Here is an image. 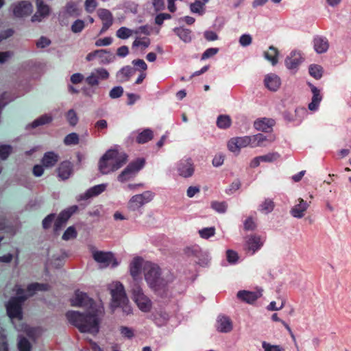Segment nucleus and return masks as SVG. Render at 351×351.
Returning <instances> with one entry per match:
<instances>
[{"instance_id": "f257e3e1", "label": "nucleus", "mask_w": 351, "mask_h": 351, "mask_svg": "<svg viewBox=\"0 0 351 351\" xmlns=\"http://www.w3.org/2000/svg\"><path fill=\"white\" fill-rule=\"evenodd\" d=\"M49 288L48 284L34 282L29 284L27 290V295H24V289L19 285H16V296L10 298L6 304V310L8 316L11 319L16 318L21 320L23 318L22 304L28 297L32 296L38 291H47Z\"/></svg>"}, {"instance_id": "f03ea898", "label": "nucleus", "mask_w": 351, "mask_h": 351, "mask_svg": "<svg viewBox=\"0 0 351 351\" xmlns=\"http://www.w3.org/2000/svg\"><path fill=\"white\" fill-rule=\"evenodd\" d=\"M69 322L78 328L81 332L96 335L99 330L100 319L97 311L80 313L69 311L66 313Z\"/></svg>"}, {"instance_id": "7ed1b4c3", "label": "nucleus", "mask_w": 351, "mask_h": 351, "mask_svg": "<svg viewBox=\"0 0 351 351\" xmlns=\"http://www.w3.org/2000/svg\"><path fill=\"white\" fill-rule=\"evenodd\" d=\"M145 280L151 289L155 292L165 290L171 278L162 276L160 268L156 264L147 262L143 266Z\"/></svg>"}, {"instance_id": "20e7f679", "label": "nucleus", "mask_w": 351, "mask_h": 351, "mask_svg": "<svg viewBox=\"0 0 351 351\" xmlns=\"http://www.w3.org/2000/svg\"><path fill=\"white\" fill-rule=\"evenodd\" d=\"M127 155L115 149L108 150L99 161V170L102 174H108L120 169L127 161Z\"/></svg>"}, {"instance_id": "39448f33", "label": "nucleus", "mask_w": 351, "mask_h": 351, "mask_svg": "<svg viewBox=\"0 0 351 351\" xmlns=\"http://www.w3.org/2000/svg\"><path fill=\"white\" fill-rule=\"evenodd\" d=\"M112 301L110 307L112 311L121 308L125 315L132 313V309L129 304L123 285L119 282H115L109 285Z\"/></svg>"}, {"instance_id": "423d86ee", "label": "nucleus", "mask_w": 351, "mask_h": 351, "mask_svg": "<svg viewBox=\"0 0 351 351\" xmlns=\"http://www.w3.org/2000/svg\"><path fill=\"white\" fill-rule=\"evenodd\" d=\"M133 299L138 308L145 313L149 312L152 308V301L145 295L142 287L138 282H134L132 287Z\"/></svg>"}, {"instance_id": "0eeeda50", "label": "nucleus", "mask_w": 351, "mask_h": 351, "mask_svg": "<svg viewBox=\"0 0 351 351\" xmlns=\"http://www.w3.org/2000/svg\"><path fill=\"white\" fill-rule=\"evenodd\" d=\"M145 164V159L141 158L130 162L123 171L118 176V181L123 183L134 178L137 173L143 169Z\"/></svg>"}, {"instance_id": "6e6552de", "label": "nucleus", "mask_w": 351, "mask_h": 351, "mask_svg": "<svg viewBox=\"0 0 351 351\" xmlns=\"http://www.w3.org/2000/svg\"><path fill=\"white\" fill-rule=\"evenodd\" d=\"M154 197V193L150 191H146L138 195H133L128 203V208L132 211L138 210L146 204L150 202Z\"/></svg>"}, {"instance_id": "1a4fd4ad", "label": "nucleus", "mask_w": 351, "mask_h": 351, "mask_svg": "<svg viewBox=\"0 0 351 351\" xmlns=\"http://www.w3.org/2000/svg\"><path fill=\"white\" fill-rule=\"evenodd\" d=\"M10 10L16 18L29 16L33 11V5L29 1H20L12 3Z\"/></svg>"}, {"instance_id": "9d476101", "label": "nucleus", "mask_w": 351, "mask_h": 351, "mask_svg": "<svg viewBox=\"0 0 351 351\" xmlns=\"http://www.w3.org/2000/svg\"><path fill=\"white\" fill-rule=\"evenodd\" d=\"M93 258L96 262L101 264V266L103 267L111 266V267L114 268L119 265L112 252L97 251L93 253Z\"/></svg>"}, {"instance_id": "9b49d317", "label": "nucleus", "mask_w": 351, "mask_h": 351, "mask_svg": "<svg viewBox=\"0 0 351 351\" xmlns=\"http://www.w3.org/2000/svg\"><path fill=\"white\" fill-rule=\"evenodd\" d=\"M36 12L32 16V22H40L47 18L51 12V8L44 0H36Z\"/></svg>"}, {"instance_id": "f8f14e48", "label": "nucleus", "mask_w": 351, "mask_h": 351, "mask_svg": "<svg viewBox=\"0 0 351 351\" xmlns=\"http://www.w3.org/2000/svg\"><path fill=\"white\" fill-rule=\"evenodd\" d=\"M179 176L183 178L191 177L194 173V165L191 158H183L180 160L176 166Z\"/></svg>"}, {"instance_id": "ddd939ff", "label": "nucleus", "mask_w": 351, "mask_h": 351, "mask_svg": "<svg viewBox=\"0 0 351 351\" xmlns=\"http://www.w3.org/2000/svg\"><path fill=\"white\" fill-rule=\"evenodd\" d=\"M154 137L153 131L147 128L140 132L139 130L132 132L128 137L131 142L135 141L138 144H144L151 141Z\"/></svg>"}, {"instance_id": "4468645a", "label": "nucleus", "mask_w": 351, "mask_h": 351, "mask_svg": "<svg viewBox=\"0 0 351 351\" xmlns=\"http://www.w3.org/2000/svg\"><path fill=\"white\" fill-rule=\"evenodd\" d=\"M71 303L73 306L92 307L94 301L86 293L76 291L74 297L71 300Z\"/></svg>"}, {"instance_id": "2eb2a0df", "label": "nucleus", "mask_w": 351, "mask_h": 351, "mask_svg": "<svg viewBox=\"0 0 351 351\" xmlns=\"http://www.w3.org/2000/svg\"><path fill=\"white\" fill-rule=\"evenodd\" d=\"M58 178L62 180H68L73 173V165L68 160L60 163L57 168Z\"/></svg>"}, {"instance_id": "dca6fc26", "label": "nucleus", "mask_w": 351, "mask_h": 351, "mask_svg": "<svg viewBox=\"0 0 351 351\" xmlns=\"http://www.w3.org/2000/svg\"><path fill=\"white\" fill-rule=\"evenodd\" d=\"M217 330L222 333H228L232 330V322L228 316L219 315L216 324Z\"/></svg>"}, {"instance_id": "f3484780", "label": "nucleus", "mask_w": 351, "mask_h": 351, "mask_svg": "<svg viewBox=\"0 0 351 351\" xmlns=\"http://www.w3.org/2000/svg\"><path fill=\"white\" fill-rule=\"evenodd\" d=\"M107 186V184H101L95 185L88 189L85 193L80 194L77 197V201L86 200L93 197L97 196L104 192Z\"/></svg>"}, {"instance_id": "a211bd4d", "label": "nucleus", "mask_w": 351, "mask_h": 351, "mask_svg": "<svg viewBox=\"0 0 351 351\" xmlns=\"http://www.w3.org/2000/svg\"><path fill=\"white\" fill-rule=\"evenodd\" d=\"M276 121L273 119L262 118L256 120L254 123V127L258 131L264 132H269L272 130V127L275 125Z\"/></svg>"}, {"instance_id": "6ab92c4d", "label": "nucleus", "mask_w": 351, "mask_h": 351, "mask_svg": "<svg viewBox=\"0 0 351 351\" xmlns=\"http://www.w3.org/2000/svg\"><path fill=\"white\" fill-rule=\"evenodd\" d=\"M302 58L300 52L293 51L285 59V65L289 70H294L302 63Z\"/></svg>"}, {"instance_id": "aec40b11", "label": "nucleus", "mask_w": 351, "mask_h": 351, "mask_svg": "<svg viewBox=\"0 0 351 351\" xmlns=\"http://www.w3.org/2000/svg\"><path fill=\"white\" fill-rule=\"evenodd\" d=\"M313 48L317 53H323L328 51L329 43L328 39L322 36H315L313 40Z\"/></svg>"}, {"instance_id": "412c9836", "label": "nucleus", "mask_w": 351, "mask_h": 351, "mask_svg": "<svg viewBox=\"0 0 351 351\" xmlns=\"http://www.w3.org/2000/svg\"><path fill=\"white\" fill-rule=\"evenodd\" d=\"M298 202V203L291 209L290 213L293 217L300 219L304 216L308 204L302 198H299Z\"/></svg>"}, {"instance_id": "4be33fe9", "label": "nucleus", "mask_w": 351, "mask_h": 351, "mask_svg": "<svg viewBox=\"0 0 351 351\" xmlns=\"http://www.w3.org/2000/svg\"><path fill=\"white\" fill-rule=\"evenodd\" d=\"M60 159L58 154L54 152H47L44 154L42 159V165L47 169L53 167Z\"/></svg>"}, {"instance_id": "5701e85b", "label": "nucleus", "mask_w": 351, "mask_h": 351, "mask_svg": "<svg viewBox=\"0 0 351 351\" xmlns=\"http://www.w3.org/2000/svg\"><path fill=\"white\" fill-rule=\"evenodd\" d=\"M265 86L271 91H276L281 84L280 77L274 74L269 73L265 77Z\"/></svg>"}, {"instance_id": "b1692460", "label": "nucleus", "mask_w": 351, "mask_h": 351, "mask_svg": "<svg viewBox=\"0 0 351 351\" xmlns=\"http://www.w3.org/2000/svg\"><path fill=\"white\" fill-rule=\"evenodd\" d=\"M313 93L311 102L308 104V109L311 111H316L318 109L319 103L322 99L319 90L312 84H308Z\"/></svg>"}, {"instance_id": "393cba45", "label": "nucleus", "mask_w": 351, "mask_h": 351, "mask_svg": "<svg viewBox=\"0 0 351 351\" xmlns=\"http://www.w3.org/2000/svg\"><path fill=\"white\" fill-rule=\"evenodd\" d=\"M260 236L252 235L246 241V245L249 251H252V254H254L256 251L260 250L263 245Z\"/></svg>"}, {"instance_id": "a878e982", "label": "nucleus", "mask_w": 351, "mask_h": 351, "mask_svg": "<svg viewBox=\"0 0 351 351\" xmlns=\"http://www.w3.org/2000/svg\"><path fill=\"white\" fill-rule=\"evenodd\" d=\"M261 296L260 291H239L237 293V298L242 301L251 304L255 302Z\"/></svg>"}, {"instance_id": "bb28decb", "label": "nucleus", "mask_w": 351, "mask_h": 351, "mask_svg": "<svg viewBox=\"0 0 351 351\" xmlns=\"http://www.w3.org/2000/svg\"><path fill=\"white\" fill-rule=\"evenodd\" d=\"M134 73L135 70L132 67L125 66L117 73L116 77L119 82L123 83L129 81Z\"/></svg>"}, {"instance_id": "cd10ccee", "label": "nucleus", "mask_w": 351, "mask_h": 351, "mask_svg": "<svg viewBox=\"0 0 351 351\" xmlns=\"http://www.w3.org/2000/svg\"><path fill=\"white\" fill-rule=\"evenodd\" d=\"M143 259L141 257L134 258L130 264V272L135 280L141 273Z\"/></svg>"}, {"instance_id": "c85d7f7f", "label": "nucleus", "mask_w": 351, "mask_h": 351, "mask_svg": "<svg viewBox=\"0 0 351 351\" xmlns=\"http://www.w3.org/2000/svg\"><path fill=\"white\" fill-rule=\"evenodd\" d=\"M209 0H195L190 4V10L192 13L198 14L202 16L205 12V5Z\"/></svg>"}, {"instance_id": "c756f323", "label": "nucleus", "mask_w": 351, "mask_h": 351, "mask_svg": "<svg viewBox=\"0 0 351 351\" xmlns=\"http://www.w3.org/2000/svg\"><path fill=\"white\" fill-rule=\"evenodd\" d=\"M101 53H99L97 55V58L99 59V62L100 64H108L115 60V56L114 54L110 53V51L106 49H98Z\"/></svg>"}, {"instance_id": "7c9ffc66", "label": "nucleus", "mask_w": 351, "mask_h": 351, "mask_svg": "<svg viewBox=\"0 0 351 351\" xmlns=\"http://www.w3.org/2000/svg\"><path fill=\"white\" fill-rule=\"evenodd\" d=\"M98 17L102 21V24L112 25L113 16L109 10L99 8L97 11Z\"/></svg>"}, {"instance_id": "2f4dec72", "label": "nucleus", "mask_w": 351, "mask_h": 351, "mask_svg": "<svg viewBox=\"0 0 351 351\" xmlns=\"http://www.w3.org/2000/svg\"><path fill=\"white\" fill-rule=\"evenodd\" d=\"M279 54V51L274 46H270L269 47V50L267 51H265L263 53L264 58L269 61L273 66L276 65L278 63V56Z\"/></svg>"}, {"instance_id": "473e14b6", "label": "nucleus", "mask_w": 351, "mask_h": 351, "mask_svg": "<svg viewBox=\"0 0 351 351\" xmlns=\"http://www.w3.org/2000/svg\"><path fill=\"white\" fill-rule=\"evenodd\" d=\"M173 32L184 43L191 41V31L190 29L180 27H175Z\"/></svg>"}, {"instance_id": "72a5a7b5", "label": "nucleus", "mask_w": 351, "mask_h": 351, "mask_svg": "<svg viewBox=\"0 0 351 351\" xmlns=\"http://www.w3.org/2000/svg\"><path fill=\"white\" fill-rule=\"evenodd\" d=\"M51 121L52 117L45 114L35 119L31 124L27 125L26 128H36L38 126L47 124L50 123Z\"/></svg>"}, {"instance_id": "f704fd0d", "label": "nucleus", "mask_w": 351, "mask_h": 351, "mask_svg": "<svg viewBox=\"0 0 351 351\" xmlns=\"http://www.w3.org/2000/svg\"><path fill=\"white\" fill-rule=\"evenodd\" d=\"M275 204L271 199H265L258 207V210L263 213L268 214L274 210Z\"/></svg>"}, {"instance_id": "c9c22d12", "label": "nucleus", "mask_w": 351, "mask_h": 351, "mask_svg": "<svg viewBox=\"0 0 351 351\" xmlns=\"http://www.w3.org/2000/svg\"><path fill=\"white\" fill-rule=\"evenodd\" d=\"M231 119L228 115L221 114L217 117V125L220 129H227L230 127Z\"/></svg>"}, {"instance_id": "e433bc0d", "label": "nucleus", "mask_w": 351, "mask_h": 351, "mask_svg": "<svg viewBox=\"0 0 351 351\" xmlns=\"http://www.w3.org/2000/svg\"><path fill=\"white\" fill-rule=\"evenodd\" d=\"M154 322L158 326L165 324L169 319V315L165 311H160L154 315Z\"/></svg>"}, {"instance_id": "4c0bfd02", "label": "nucleus", "mask_w": 351, "mask_h": 351, "mask_svg": "<svg viewBox=\"0 0 351 351\" xmlns=\"http://www.w3.org/2000/svg\"><path fill=\"white\" fill-rule=\"evenodd\" d=\"M309 74L316 80H319L322 77L323 68L318 64H311L308 68Z\"/></svg>"}, {"instance_id": "58836bf2", "label": "nucleus", "mask_w": 351, "mask_h": 351, "mask_svg": "<svg viewBox=\"0 0 351 351\" xmlns=\"http://www.w3.org/2000/svg\"><path fill=\"white\" fill-rule=\"evenodd\" d=\"M77 209H78L77 206H71L69 208L62 210L58 215V217H60L63 221H64L65 222H67L69 219L71 217V215L73 214H74L77 211Z\"/></svg>"}, {"instance_id": "ea45409f", "label": "nucleus", "mask_w": 351, "mask_h": 351, "mask_svg": "<svg viewBox=\"0 0 351 351\" xmlns=\"http://www.w3.org/2000/svg\"><path fill=\"white\" fill-rule=\"evenodd\" d=\"M65 12L69 16H77L80 14L77 5L74 2H69L65 6Z\"/></svg>"}, {"instance_id": "a19ab883", "label": "nucleus", "mask_w": 351, "mask_h": 351, "mask_svg": "<svg viewBox=\"0 0 351 351\" xmlns=\"http://www.w3.org/2000/svg\"><path fill=\"white\" fill-rule=\"evenodd\" d=\"M66 145H75L79 143V136L77 133L72 132L66 135L64 139Z\"/></svg>"}, {"instance_id": "79ce46f5", "label": "nucleus", "mask_w": 351, "mask_h": 351, "mask_svg": "<svg viewBox=\"0 0 351 351\" xmlns=\"http://www.w3.org/2000/svg\"><path fill=\"white\" fill-rule=\"evenodd\" d=\"M228 204L226 202H211V208L219 213H224L227 210Z\"/></svg>"}, {"instance_id": "37998d69", "label": "nucleus", "mask_w": 351, "mask_h": 351, "mask_svg": "<svg viewBox=\"0 0 351 351\" xmlns=\"http://www.w3.org/2000/svg\"><path fill=\"white\" fill-rule=\"evenodd\" d=\"M18 348L19 351H30L31 344L29 341L24 337L19 336Z\"/></svg>"}, {"instance_id": "c03bdc74", "label": "nucleus", "mask_w": 351, "mask_h": 351, "mask_svg": "<svg viewBox=\"0 0 351 351\" xmlns=\"http://www.w3.org/2000/svg\"><path fill=\"white\" fill-rule=\"evenodd\" d=\"M132 29L125 27H121L117 31L116 36L121 39H127L132 36Z\"/></svg>"}, {"instance_id": "a18cd8bd", "label": "nucleus", "mask_w": 351, "mask_h": 351, "mask_svg": "<svg viewBox=\"0 0 351 351\" xmlns=\"http://www.w3.org/2000/svg\"><path fill=\"white\" fill-rule=\"evenodd\" d=\"M279 158L280 154L277 152L268 153L265 155L259 156V159H261V162H272Z\"/></svg>"}, {"instance_id": "49530a36", "label": "nucleus", "mask_w": 351, "mask_h": 351, "mask_svg": "<svg viewBox=\"0 0 351 351\" xmlns=\"http://www.w3.org/2000/svg\"><path fill=\"white\" fill-rule=\"evenodd\" d=\"M77 235V231L74 226H69L64 232L62 235V239L64 241H68L71 239L76 238Z\"/></svg>"}, {"instance_id": "de8ad7c7", "label": "nucleus", "mask_w": 351, "mask_h": 351, "mask_svg": "<svg viewBox=\"0 0 351 351\" xmlns=\"http://www.w3.org/2000/svg\"><path fill=\"white\" fill-rule=\"evenodd\" d=\"M235 139L240 148L247 147V145L252 147V136H245L243 137H236Z\"/></svg>"}, {"instance_id": "09e8293b", "label": "nucleus", "mask_w": 351, "mask_h": 351, "mask_svg": "<svg viewBox=\"0 0 351 351\" xmlns=\"http://www.w3.org/2000/svg\"><path fill=\"white\" fill-rule=\"evenodd\" d=\"M93 73L95 74L99 81L107 80L110 75L108 71L104 68L96 69Z\"/></svg>"}, {"instance_id": "8fccbe9b", "label": "nucleus", "mask_w": 351, "mask_h": 351, "mask_svg": "<svg viewBox=\"0 0 351 351\" xmlns=\"http://www.w3.org/2000/svg\"><path fill=\"white\" fill-rule=\"evenodd\" d=\"M256 227L255 219L251 217H247L243 223V228L246 231H253Z\"/></svg>"}, {"instance_id": "3c124183", "label": "nucleus", "mask_w": 351, "mask_h": 351, "mask_svg": "<svg viewBox=\"0 0 351 351\" xmlns=\"http://www.w3.org/2000/svg\"><path fill=\"white\" fill-rule=\"evenodd\" d=\"M123 94V88L121 86L113 87L109 92V97L111 99H117L121 97Z\"/></svg>"}, {"instance_id": "603ef678", "label": "nucleus", "mask_w": 351, "mask_h": 351, "mask_svg": "<svg viewBox=\"0 0 351 351\" xmlns=\"http://www.w3.org/2000/svg\"><path fill=\"white\" fill-rule=\"evenodd\" d=\"M215 228L214 227L204 228L199 230L200 237L203 239H208L215 235Z\"/></svg>"}, {"instance_id": "864d4df0", "label": "nucleus", "mask_w": 351, "mask_h": 351, "mask_svg": "<svg viewBox=\"0 0 351 351\" xmlns=\"http://www.w3.org/2000/svg\"><path fill=\"white\" fill-rule=\"evenodd\" d=\"M94 127L99 133L106 134V130L108 128V123L105 119H100L95 123Z\"/></svg>"}, {"instance_id": "5fc2aeb1", "label": "nucleus", "mask_w": 351, "mask_h": 351, "mask_svg": "<svg viewBox=\"0 0 351 351\" xmlns=\"http://www.w3.org/2000/svg\"><path fill=\"white\" fill-rule=\"evenodd\" d=\"M241 183L239 179L234 180L228 189H226V193L228 195H231L235 193L241 187Z\"/></svg>"}, {"instance_id": "6e6d98bb", "label": "nucleus", "mask_w": 351, "mask_h": 351, "mask_svg": "<svg viewBox=\"0 0 351 351\" xmlns=\"http://www.w3.org/2000/svg\"><path fill=\"white\" fill-rule=\"evenodd\" d=\"M66 119L71 125L75 126L78 122V117L76 112L73 110H69L66 114Z\"/></svg>"}, {"instance_id": "4d7b16f0", "label": "nucleus", "mask_w": 351, "mask_h": 351, "mask_svg": "<svg viewBox=\"0 0 351 351\" xmlns=\"http://www.w3.org/2000/svg\"><path fill=\"white\" fill-rule=\"evenodd\" d=\"M84 22L82 20L77 19L71 25V31L73 33H80L84 28Z\"/></svg>"}, {"instance_id": "13d9d810", "label": "nucleus", "mask_w": 351, "mask_h": 351, "mask_svg": "<svg viewBox=\"0 0 351 351\" xmlns=\"http://www.w3.org/2000/svg\"><path fill=\"white\" fill-rule=\"evenodd\" d=\"M252 147L261 146L262 143L266 141L267 138L262 134H258L252 136Z\"/></svg>"}, {"instance_id": "bf43d9fd", "label": "nucleus", "mask_w": 351, "mask_h": 351, "mask_svg": "<svg viewBox=\"0 0 351 351\" xmlns=\"http://www.w3.org/2000/svg\"><path fill=\"white\" fill-rule=\"evenodd\" d=\"M262 347L264 351H282L283 348L278 345H271L270 343L263 341Z\"/></svg>"}, {"instance_id": "052dcab7", "label": "nucleus", "mask_w": 351, "mask_h": 351, "mask_svg": "<svg viewBox=\"0 0 351 351\" xmlns=\"http://www.w3.org/2000/svg\"><path fill=\"white\" fill-rule=\"evenodd\" d=\"M228 148L230 152L237 153V154L239 153L240 149H241L239 147V144L237 142L235 138H232L228 141Z\"/></svg>"}, {"instance_id": "680f3d73", "label": "nucleus", "mask_w": 351, "mask_h": 351, "mask_svg": "<svg viewBox=\"0 0 351 351\" xmlns=\"http://www.w3.org/2000/svg\"><path fill=\"white\" fill-rule=\"evenodd\" d=\"M119 330L122 336L128 339H132L134 335L133 329L128 326H121Z\"/></svg>"}, {"instance_id": "e2e57ef3", "label": "nucleus", "mask_w": 351, "mask_h": 351, "mask_svg": "<svg viewBox=\"0 0 351 351\" xmlns=\"http://www.w3.org/2000/svg\"><path fill=\"white\" fill-rule=\"evenodd\" d=\"M12 147L10 145H1L0 146V158L2 160L6 159L10 154Z\"/></svg>"}, {"instance_id": "0e129e2a", "label": "nucleus", "mask_w": 351, "mask_h": 351, "mask_svg": "<svg viewBox=\"0 0 351 351\" xmlns=\"http://www.w3.org/2000/svg\"><path fill=\"white\" fill-rule=\"evenodd\" d=\"M219 51L218 48H208L202 55L201 60H206L214 56Z\"/></svg>"}, {"instance_id": "69168bd1", "label": "nucleus", "mask_w": 351, "mask_h": 351, "mask_svg": "<svg viewBox=\"0 0 351 351\" xmlns=\"http://www.w3.org/2000/svg\"><path fill=\"white\" fill-rule=\"evenodd\" d=\"M149 45H150V40H149V38H148L147 37L143 38L142 40H141L139 38H136L133 42V44H132L133 47L142 46L144 48L148 47Z\"/></svg>"}, {"instance_id": "338daca9", "label": "nucleus", "mask_w": 351, "mask_h": 351, "mask_svg": "<svg viewBox=\"0 0 351 351\" xmlns=\"http://www.w3.org/2000/svg\"><path fill=\"white\" fill-rule=\"evenodd\" d=\"M226 256L228 261L231 264L236 263L239 258L238 254L232 250H228L226 252Z\"/></svg>"}, {"instance_id": "774afa93", "label": "nucleus", "mask_w": 351, "mask_h": 351, "mask_svg": "<svg viewBox=\"0 0 351 351\" xmlns=\"http://www.w3.org/2000/svg\"><path fill=\"white\" fill-rule=\"evenodd\" d=\"M252 41V38L250 34H243L239 38V44L243 47L249 46Z\"/></svg>"}]
</instances>
